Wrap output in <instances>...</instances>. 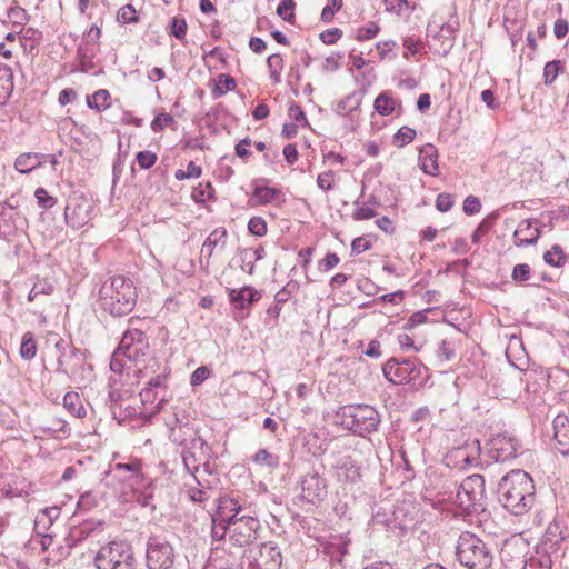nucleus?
Segmentation results:
<instances>
[{
	"label": "nucleus",
	"mask_w": 569,
	"mask_h": 569,
	"mask_svg": "<svg viewBox=\"0 0 569 569\" xmlns=\"http://www.w3.org/2000/svg\"><path fill=\"white\" fill-rule=\"evenodd\" d=\"M498 501L515 516L528 513L536 502V486L531 476L522 469L507 472L499 481Z\"/></svg>",
	"instance_id": "f257e3e1"
},
{
	"label": "nucleus",
	"mask_w": 569,
	"mask_h": 569,
	"mask_svg": "<svg viewBox=\"0 0 569 569\" xmlns=\"http://www.w3.org/2000/svg\"><path fill=\"white\" fill-rule=\"evenodd\" d=\"M137 302L133 282L122 276L111 277L99 290V303L102 310L113 317L130 313Z\"/></svg>",
	"instance_id": "f03ea898"
},
{
	"label": "nucleus",
	"mask_w": 569,
	"mask_h": 569,
	"mask_svg": "<svg viewBox=\"0 0 569 569\" xmlns=\"http://www.w3.org/2000/svg\"><path fill=\"white\" fill-rule=\"evenodd\" d=\"M455 559L466 569H490L493 552L482 538L471 531H462L455 543Z\"/></svg>",
	"instance_id": "7ed1b4c3"
},
{
	"label": "nucleus",
	"mask_w": 569,
	"mask_h": 569,
	"mask_svg": "<svg viewBox=\"0 0 569 569\" xmlns=\"http://www.w3.org/2000/svg\"><path fill=\"white\" fill-rule=\"evenodd\" d=\"M97 569H137L134 549L127 540L114 539L100 547L93 558Z\"/></svg>",
	"instance_id": "20e7f679"
},
{
	"label": "nucleus",
	"mask_w": 569,
	"mask_h": 569,
	"mask_svg": "<svg viewBox=\"0 0 569 569\" xmlns=\"http://www.w3.org/2000/svg\"><path fill=\"white\" fill-rule=\"evenodd\" d=\"M342 418L347 429L365 437L378 430L380 425L379 412L369 405H348L337 412Z\"/></svg>",
	"instance_id": "39448f33"
},
{
	"label": "nucleus",
	"mask_w": 569,
	"mask_h": 569,
	"mask_svg": "<svg viewBox=\"0 0 569 569\" xmlns=\"http://www.w3.org/2000/svg\"><path fill=\"white\" fill-rule=\"evenodd\" d=\"M457 503L460 509L471 513L483 510L485 478L482 475H471L460 483L457 495Z\"/></svg>",
	"instance_id": "423d86ee"
},
{
	"label": "nucleus",
	"mask_w": 569,
	"mask_h": 569,
	"mask_svg": "<svg viewBox=\"0 0 569 569\" xmlns=\"http://www.w3.org/2000/svg\"><path fill=\"white\" fill-rule=\"evenodd\" d=\"M144 562L147 569H171L174 563V549L162 536H150L146 543Z\"/></svg>",
	"instance_id": "0eeeda50"
},
{
	"label": "nucleus",
	"mask_w": 569,
	"mask_h": 569,
	"mask_svg": "<svg viewBox=\"0 0 569 569\" xmlns=\"http://www.w3.org/2000/svg\"><path fill=\"white\" fill-rule=\"evenodd\" d=\"M13 198L0 201V238L7 241L22 236L27 222L18 211V202L12 201Z\"/></svg>",
	"instance_id": "6e6552de"
},
{
	"label": "nucleus",
	"mask_w": 569,
	"mask_h": 569,
	"mask_svg": "<svg viewBox=\"0 0 569 569\" xmlns=\"http://www.w3.org/2000/svg\"><path fill=\"white\" fill-rule=\"evenodd\" d=\"M92 200L84 194L71 196L64 208V221L70 228L78 230L89 223L92 217Z\"/></svg>",
	"instance_id": "1a4fd4ad"
},
{
	"label": "nucleus",
	"mask_w": 569,
	"mask_h": 569,
	"mask_svg": "<svg viewBox=\"0 0 569 569\" xmlns=\"http://www.w3.org/2000/svg\"><path fill=\"white\" fill-rule=\"evenodd\" d=\"M54 348L57 351L56 371L67 376L76 373L83 362L81 351L63 339H59Z\"/></svg>",
	"instance_id": "9d476101"
},
{
	"label": "nucleus",
	"mask_w": 569,
	"mask_h": 569,
	"mask_svg": "<svg viewBox=\"0 0 569 569\" xmlns=\"http://www.w3.org/2000/svg\"><path fill=\"white\" fill-rule=\"evenodd\" d=\"M259 527L260 522L257 517L250 513L242 515L230 522L229 540L234 546L242 547L248 545L256 539V533Z\"/></svg>",
	"instance_id": "9b49d317"
},
{
	"label": "nucleus",
	"mask_w": 569,
	"mask_h": 569,
	"mask_svg": "<svg viewBox=\"0 0 569 569\" xmlns=\"http://www.w3.org/2000/svg\"><path fill=\"white\" fill-rule=\"evenodd\" d=\"M123 356L130 360L138 362L147 356L149 351V342L146 333L139 329L127 330L119 343Z\"/></svg>",
	"instance_id": "f8f14e48"
},
{
	"label": "nucleus",
	"mask_w": 569,
	"mask_h": 569,
	"mask_svg": "<svg viewBox=\"0 0 569 569\" xmlns=\"http://www.w3.org/2000/svg\"><path fill=\"white\" fill-rule=\"evenodd\" d=\"M480 456V442L473 439L462 446L452 448L446 456L447 466L458 469H467L477 463Z\"/></svg>",
	"instance_id": "ddd939ff"
},
{
	"label": "nucleus",
	"mask_w": 569,
	"mask_h": 569,
	"mask_svg": "<svg viewBox=\"0 0 569 569\" xmlns=\"http://www.w3.org/2000/svg\"><path fill=\"white\" fill-rule=\"evenodd\" d=\"M488 453L497 462H505L516 458L521 450L517 439L507 435H497L489 440Z\"/></svg>",
	"instance_id": "4468645a"
},
{
	"label": "nucleus",
	"mask_w": 569,
	"mask_h": 569,
	"mask_svg": "<svg viewBox=\"0 0 569 569\" xmlns=\"http://www.w3.org/2000/svg\"><path fill=\"white\" fill-rule=\"evenodd\" d=\"M103 529L104 522L102 520L87 519L80 525L70 528L64 538L66 545L69 549H72L86 539L101 535Z\"/></svg>",
	"instance_id": "2eb2a0df"
},
{
	"label": "nucleus",
	"mask_w": 569,
	"mask_h": 569,
	"mask_svg": "<svg viewBox=\"0 0 569 569\" xmlns=\"http://www.w3.org/2000/svg\"><path fill=\"white\" fill-rule=\"evenodd\" d=\"M173 442H177L182 446L181 457L186 469L194 476V473L199 469V465L197 463L198 458L196 456L194 450H200L202 453L208 456L204 451L209 450V446L204 439L199 436L193 437L190 441L179 440L178 438H173Z\"/></svg>",
	"instance_id": "dca6fc26"
},
{
	"label": "nucleus",
	"mask_w": 569,
	"mask_h": 569,
	"mask_svg": "<svg viewBox=\"0 0 569 569\" xmlns=\"http://www.w3.org/2000/svg\"><path fill=\"white\" fill-rule=\"evenodd\" d=\"M301 498L312 505L323 500L327 495L325 480L316 472H309L301 478Z\"/></svg>",
	"instance_id": "f3484780"
},
{
	"label": "nucleus",
	"mask_w": 569,
	"mask_h": 569,
	"mask_svg": "<svg viewBox=\"0 0 569 569\" xmlns=\"http://www.w3.org/2000/svg\"><path fill=\"white\" fill-rule=\"evenodd\" d=\"M410 365L411 358H405L402 360L390 358L382 367L383 376L393 385L410 382Z\"/></svg>",
	"instance_id": "a211bd4d"
},
{
	"label": "nucleus",
	"mask_w": 569,
	"mask_h": 569,
	"mask_svg": "<svg viewBox=\"0 0 569 569\" xmlns=\"http://www.w3.org/2000/svg\"><path fill=\"white\" fill-rule=\"evenodd\" d=\"M457 29L450 23H443L432 36L429 48L440 57H446L455 44Z\"/></svg>",
	"instance_id": "6ab92c4d"
},
{
	"label": "nucleus",
	"mask_w": 569,
	"mask_h": 569,
	"mask_svg": "<svg viewBox=\"0 0 569 569\" xmlns=\"http://www.w3.org/2000/svg\"><path fill=\"white\" fill-rule=\"evenodd\" d=\"M257 569H280L282 556L274 543H262L259 555L254 558Z\"/></svg>",
	"instance_id": "aec40b11"
},
{
	"label": "nucleus",
	"mask_w": 569,
	"mask_h": 569,
	"mask_svg": "<svg viewBox=\"0 0 569 569\" xmlns=\"http://www.w3.org/2000/svg\"><path fill=\"white\" fill-rule=\"evenodd\" d=\"M243 511L242 505L233 497L222 496L218 499L217 511L212 517L218 521L230 523L233 519L239 518V513Z\"/></svg>",
	"instance_id": "412c9836"
},
{
	"label": "nucleus",
	"mask_w": 569,
	"mask_h": 569,
	"mask_svg": "<svg viewBox=\"0 0 569 569\" xmlns=\"http://www.w3.org/2000/svg\"><path fill=\"white\" fill-rule=\"evenodd\" d=\"M532 219L522 220L513 232V243L516 247H527L536 244L541 236L539 228L532 229Z\"/></svg>",
	"instance_id": "4be33fe9"
},
{
	"label": "nucleus",
	"mask_w": 569,
	"mask_h": 569,
	"mask_svg": "<svg viewBox=\"0 0 569 569\" xmlns=\"http://www.w3.org/2000/svg\"><path fill=\"white\" fill-rule=\"evenodd\" d=\"M229 298L236 309H248L261 298V295L253 287L244 286L239 290L230 289Z\"/></svg>",
	"instance_id": "5701e85b"
},
{
	"label": "nucleus",
	"mask_w": 569,
	"mask_h": 569,
	"mask_svg": "<svg viewBox=\"0 0 569 569\" xmlns=\"http://www.w3.org/2000/svg\"><path fill=\"white\" fill-rule=\"evenodd\" d=\"M553 439L556 449L561 455L569 453V420L566 416L558 415L553 419Z\"/></svg>",
	"instance_id": "b1692460"
},
{
	"label": "nucleus",
	"mask_w": 569,
	"mask_h": 569,
	"mask_svg": "<svg viewBox=\"0 0 569 569\" xmlns=\"http://www.w3.org/2000/svg\"><path fill=\"white\" fill-rule=\"evenodd\" d=\"M419 166L426 174L438 176V150L433 144L427 143L421 147L419 151Z\"/></svg>",
	"instance_id": "393cba45"
},
{
	"label": "nucleus",
	"mask_w": 569,
	"mask_h": 569,
	"mask_svg": "<svg viewBox=\"0 0 569 569\" xmlns=\"http://www.w3.org/2000/svg\"><path fill=\"white\" fill-rule=\"evenodd\" d=\"M400 512L401 510H397L391 513L378 511L372 516V521L375 525H380L389 531L395 532L398 530L400 533H405L408 530V525L405 521L399 520Z\"/></svg>",
	"instance_id": "a878e982"
},
{
	"label": "nucleus",
	"mask_w": 569,
	"mask_h": 569,
	"mask_svg": "<svg viewBox=\"0 0 569 569\" xmlns=\"http://www.w3.org/2000/svg\"><path fill=\"white\" fill-rule=\"evenodd\" d=\"M227 243V230L223 227L216 228L204 240L201 254L207 257V262L217 247L224 248Z\"/></svg>",
	"instance_id": "bb28decb"
},
{
	"label": "nucleus",
	"mask_w": 569,
	"mask_h": 569,
	"mask_svg": "<svg viewBox=\"0 0 569 569\" xmlns=\"http://www.w3.org/2000/svg\"><path fill=\"white\" fill-rule=\"evenodd\" d=\"M43 157L44 154L36 152L22 153L17 157L14 161V168L20 173H29L42 164Z\"/></svg>",
	"instance_id": "cd10ccee"
},
{
	"label": "nucleus",
	"mask_w": 569,
	"mask_h": 569,
	"mask_svg": "<svg viewBox=\"0 0 569 569\" xmlns=\"http://www.w3.org/2000/svg\"><path fill=\"white\" fill-rule=\"evenodd\" d=\"M13 91V72L0 63V106L4 104Z\"/></svg>",
	"instance_id": "c85d7f7f"
},
{
	"label": "nucleus",
	"mask_w": 569,
	"mask_h": 569,
	"mask_svg": "<svg viewBox=\"0 0 569 569\" xmlns=\"http://www.w3.org/2000/svg\"><path fill=\"white\" fill-rule=\"evenodd\" d=\"M63 407L76 418H84L87 410L82 403L80 396L74 391H69L63 397Z\"/></svg>",
	"instance_id": "c756f323"
},
{
	"label": "nucleus",
	"mask_w": 569,
	"mask_h": 569,
	"mask_svg": "<svg viewBox=\"0 0 569 569\" xmlns=\"http://www.w3.org/2000/svg\"><path fill=\"white\" fill-rule=\"evenodd\" d=\"M338 476L348 482H356L360 478V468L350 457H345L339 461Z\"/></svg>",
	"instance_id": "7c9ffc66"
},
{
	"label": "nucleus",
	"mask_w": 569,
	"mask_h": 569,
	"mask_svg": "<svg viewBox=\"0 0 569 569\" xmlns=\"http://www.w3.org/2000/svg\"><path fill=\"white\" fill-rule=\"evenodd\" d=\"M42 430L52 438H68L71 433L69 423L62 418H53L50 425L43 427Z\"/></svg>",
	"instance_id": "2f4dec72"
},
{
	"label": "nucleus",
	"mask_w": 569,
	"mask_h": 569,
	"mask_svg": "<svg viewBox=\"0 0 569 569\" xmlns=\"http://www.w3.org/2000/svg\"><path fill=\"white\" fill-rule=\"evenodd\" d=\"M111 94L106 89L97 90L92 96L87 97V106L98 112L107 110L110 107Z\"/></svg>",
	"instance_id": "473e14b6"
},
{
	"label": "nucleus",
	"mask_w": 569,
	"mask_h": 569,
	"mask_svg": "<svg viewBox=\"0 0 569 569\" xmlns=\"http://www.w3.org/2000/svg\"><path fill=\"white\" fill-rule=\"evenodd\" d=\"M552 560L547 551L537 550L526 561L522 569H551Z\"/></svg>",
	"instance_id": "72a5a7b5"
},
{
	"label": "nucleus",
	"mask_w": 569,
	"mask_h": 569,
	"mask_svg": "<svg viewBox=\"0 0 569 569\" xmlns=\"http://www.w3.org/2000/svg\"><path fill=\"white\" fill-rule=\"evenodd\" d=\"M100 37H101L100 28L97 24H92L91 28L86 33V39H87L86 47H83L81 44L78 47L77 54H78L79 59L81 60V62H83L84 60L91 59L92 54L89 53L88 47L90 43H98Z\"/></svg>",
	"instance_id": "f704fd0d"
},
{
	"label": "nucleus",
	"mask_w": 569,
	"mask_h": 569,
	"mask_svg": "<svg viewBox=\"0 0 569 569\" xmlns=\"http://www.w3.org/2000/svg\"><path fill=\"white\" fill-rule=\"evenodd\" d=\"M113 471L114 472H122V471L128 472V476H124L122 478L123 480H133V481L138 482L139 479L142 477L141 462L139 460H134V461H131L128 463H122V462L116 463L113 466Z\"/></svg>",
	"instance_id": "c9c22d12"
},
{
	"label": "nucleus",
	"mask_w": 569,
	"mask_h": 569,
	"mask_svg": "<svg viewBox=\"0 0 569 569\" xmlns=\"http://www.w3.org/2000/svg\"><path fill=\"white\" fill-rule=\"evenodd\" d=\"M361 103L360 98L356 93H350L342 100L338 101L335 107V112L339 116H347L357 110Z\"/></svg>",
	"instance_id": "e433bc0d"
},
{
	"label": "nucleus",
	"mask_w": 569,
	"mask_h": 569,
	"mask_svg": "<svg viewBox=\"0 0 569 569\" xmlns=\"http://www.w3.org/2000/svg\"><path fill=\"white\" fill-rule=\"evenodd\" d=\"M395 100L388 92H381L375 99L373 108L380 116H389L395 111Z\"/></svg>",
	"instance_id": "4c0bfd02"
},
{
	"label": "nucleus",
	"mask_w": 569,
	"mask_h": 569,
	"mask_svg": "<svg viewBox=\"0 0 569 569\" xmlns=\"http://www.w3.org/2000/svg\"><path fill=\"white\" fill-rule=\"evenodd\" d=\"M37 342L34 340L33 333L28 331L23 333L21 346H20V356L24 360H31L37 355Z\"/></svg>",
	"instance_id": "58836bf2"
},
{
	"label": "nucleus",
	"mask_w": 569,
	"mask_h": 569,
	"mask_svg": "<svg viewBox=\"0 0 569 569\" xmlns=\"http://www.w3.org/2000/svg\"><path fill=\"white\" fill-rule=\"evenodd\" d=\"M567 254L559 244H553L549 251L543 254V261L552 267H562L567 262Z\"/></svg>",
	"instance_id": "ea45409f"
},
{
	"label": "nucleus",
	"mask_w": 569,
	"mask_h": 569,
	"mask_svg": "<svg viewBox=\"0 0 569 569\" xmlns=\"http://www.w3.org/2000/svg\"><path fill=\"white\" fill-rule=\"evenodd\" d=\"M236 88V80L232 76L222 73L218 78V82L212 90L214 99L224 96L228 91H232Z\"/></svg>",
	"instance_id": "a19ab883"
},
{
	"label": "nucleus",
	"mask_w": 569,
	"mask_h": 569,
	"mask_svg": "<svg viewBox=\"0 0 569 569\" xmlns=\"http://www.w3.org/2000/svg\"><path fill=\"white\" fill-rule=\"evenodd\" d=\"M410 371V382L413 383H423L429 377L428 368L417 357H411Z\"/></svg>",
	"instance_id": "79ce46f5"
},
{
	"label": "nucleus",
	"mask_w": 569,
	"mask_h": 569,
	"mask_svg": "<svg viewBox=\"0 0 569 569\" xmlns=\"http://www.w3.org/2000/svg\"><path fill=\"white\" fill-rule=\"evenodd\" d=\"M288 287L289 286L287 284L274 295V305L268 308V316L273 317L276 319L279 317L281 312V306L286 303L291 296V291L289 290Z\"/></svg>",
	"instance_id": "37998d69"
},
{
	"label": "nucleus",
	"mask_w": 569,
	"mask_h": 569,
	"mask_svg": "<svg viewBox=\"0 0 569 569\" xmlns=\"http://www.w3.org/2000/svg\"><path fill=\"white\" fill-rule=\"evenodd\" d=\"M252 461L268 468H277L280 463L279 457L269 452L267 449L258 450L252 457Z\"/></svg>",
	"instance_id": "c03bdc74"
},
{
	"label": "nucleus",
	"mask_w": 569,
	"mask_h": 569,
	"mask_svg": "<svg viewBox=\"0 0 569 569\" xmlns=\"http://www.w3.org/2000/svg\"><path fill=\"white\" fill-rule=\"evenodd\" d=\"M191 197L197 203H204L207 200L214 198V188L209 181L204 184L199 183L198 187L193 188Z\"/></svg>",
	"instance_id": "a18cd8bd"
},
{
	"label": "nucleus",
	"mask_w": 569,
	"mask_h": 569,
	"mask_svg": "<svg viewBox=\"0 0 569 569\" xmlns=\"http://www.w3.org/2000/svg\"><path fill=\"white\" fill-rule=\"evenodd\" d=\"M280 193V190L271 187H256L253 189V197L257 199L259 204H268L274 200Z\"/></svg>",
	"instance_id": "49530a36"
},
{
	"label": "nucleus",
	"mask_w": 569,
	"mask_h": 569,
	"mask_svg": "<svg viewBox=\"0 0 569 569\" xmlns=\"http://www.w3.org/2000/svg\"><path fill=\"white\" fill-rule=\"evenodd\" d=\"M562 70L563 68L560 60L547 62L543 68V83L551 86Z\"/></svg>",
	"instance_id": "de8ad7c7"
},
{
	"label": "nucleus",
	"mask_w": 569,
	"mask_h": 569,
	"mask_svg": "<svg viewBox=\"0 0 569 569\" xmlns=\"http://www.w3.org/2000/svg\"><path fill=\"white\" fill-rule=\"evenodd\" d=\"M416 137V130L403 126L393 136V144L402 148L410 143Z\"/></svg>",
	"instance_id": "09e8293b"
},
{
	"label": "nucleus",
	"mask_w": 569,
	"mask_h": 569,
	"mask_svg": "<svg viewBox=\"0 0 569 569\" xmlns=\"http://www.w3.org/2000/svg\"><path fill=\"white\" fill-rule=\"evenodd\" d=\"M296 2L293 0H281L277 8V14L289 23L295 21Z\"/></svg>",
	"instance_id": "8fccbe9b"
},
{
	"label": "nucleus",
	"mask_w": 569,
	"mask_h": 569,
	"mask_svg": "<svg viewBox=\"0 0 569 569\" xmlns=\"http://www.w3.org/2000/svg\"><path fill=\"white\" fill-rule=\"evenodd\" d=\"M117 20L120 23L128 24L137 23L139 19L134 7L131 4H126L118 10Z\"/></svg>",
	"instance_id": "3c124183"
},
{
	"label": "nucleus",
	"mask_w": 569,
	"mask_h": 569,
	"mask_svg": "<svg viewBox=\"0 0 569 569\" xmlns=\"http://www.w3.org/2000/svg\"><path fill=\"white\" fill-rule=\"evenodd\" d=\"M496 219V216L491 214L487 218H485L476 228V230L473 231L472 236H471V240L473 243H479L482 236H485L486 233L489 232V230L492 228L493 226V221Z\"/></svg>",
	"instance_id": "603ef678"
},
{
	"label": "nucleus",
	"mask_w": 569,
	"mask_h": 569,
	"mask_svg": "<svg viewBox=\"0 0 569 569\" xmlns=\"http://www.w3.org/2000/svg\"><path fill=\"white\" fill-rule=\"evenodd\" d=\"M565 538L566 536L563 535L559 522L555 521L548 526L545 535L546 542L549 541L551 545L556 546Z\"/></svg>",
	"instance_id": "864d4df0"
},
{
	"label": "nucleus",
	"mask_w": 569,
	"mask_h": 569,
	"mask_svg": "<svg viewBox=\"0 0 569 569\" xmlns=\"http://www.w3.org/2000/svg\"><path fill=\"white\" fill-rule=\"evenodd\" d=\"M140 398L143 403H153L158 400L157 411H160L163 407V396L160 397L159 391L152 390L149 387H146L140 391Z\"/></svg>",
	"instance_id": "5fc2aeb1"
},
{
	"label": "nucleus",
	"mask_w": 569,
	"mask_h": 569,
	"mask_svg": "<svg viewBox=\"0 0 569 569\" xmlns=\"http://www.w3.org/2000/svg\"><path fill=\"white\" fill-rule=\"evenodd\" d=\"M34 198L37 199V203L42 209H50L56 206L57 199L48 193V191L39 187L34 191Z\"/></svg>",
	"instance_id": "6e6d98bb"
},
{
	"label": "nucleus",
	"mask_w": 569,
	"mask_h": 569,
	"mask_svg": "<svg viewBox=\"0 0 569 569\" xmlns=\"http://www.w3.org/2000/svg\"><path fill=\"white\" fill-rule=\"evenodd\" d=\"M7 14L10 21L16 26H23L30 18L27 11L19 6L10 7Z\"/></svg>",
	"instance_id": "4d7b16f0"
},
{
	"label": "nucleus",
	"mask_w": 569,
	"mask_h": 569,
	"mask_svg": "<svg viewBox=\"0 0 569 569\" xmlns=\"http://www.w3.org/2000/svg\"><path fill=\"white\" fill-rule=\"evenodd\" d=\"M343 0H329L321 12L323 22H331L335 13L341 9Z\"/></svg>",
	"instance_id": "13d9d810"
},
{
	"label": "nucleus",
	"mask_w": 569,
	"mask_h": 569,
	"mask_svg": "<svg viewBox=\"0 0 569 569\" xmlns=\"http://www.w3.org/2000/svg\"><path fill=\"white\" fill-rule=\"evenodd\" d=\"M212 520V539L216 541L223 540L227 532L230 533V523H224L223 521H218L217 518L211 516Z\"/></svg>",
	"instance_id": "bf43d9fd"
},
{
	"label": "nucleus",
	"mask_w": 569,
	"mask_h": 569,
	"mask_svg": "<svg viewBox=\"0 0 569 569\" xmlns=\"http://www.w3.org/2000/svg\"><path fill=\"white\" fill-rule=\"evenodd\" d=\"M248 230L253 236L263 237L267 233V222L261 217H252L248 222Z\"/></svg>",
	"instance_id": "052dcab7"
},
{
	"label": "nucleus",
	"mask_w": 569,
	"mask_h": 569,
	"mask_svg": "<svg viewBox=\"0 0 569 569\" xmlns=\"http://www.w3.org/2000/svg\"><path fill=\"white\" fill-rule=\"evenodd\" d=\"M380 31V27L377 22L370 21L366 27L358 30L357 40L366 41L375 38Z\"/></svg>",
	"instance_id": "680f3d73"
},
{
	"label": "nucleus",
	"mask_w": 569,
	"mask_h": 569,
	"mask_svg": "<svg viewBox=\"0 0 569 569\" xmlns=\"http://www.w3.org/2000/svg\"><path fill=\"white\" fill-rule=\"evenodd\" d=\"M356 208L352 213V218L357 221L360 220H368L373 217H376L377 212L372 207H369L367 204L360 206L359 201L355 202Z\"/></svg>",
	"instance_id": "e2e57ef3"
},
{
	"label": "nucleus",
	"mask_w": 569,
	"mask_h": 569,
	"mask_svg": "<svg viewBox=\"0 0 569 569\" xmlns=\"http://www.w3.org/2000/svg\"><path fill=\"white\" fill-rule=\"evenodd\" d=\"M431 309L427 308L421 311L413 312L407 322L403 325L405 330H412L418 325L425 323L427 321V312H429Z\"/></svg>",
	"instance_id": "0e129e2a"
},
{
	"label": "nucleus",
	"mask_w": 569,
	"mask_h": 569,
	"mask_svg": "<svg viewBox=\"0 0 569 569\" xmlns=\"http://www.w3.org/2000/svg\"><path fill=\"white\" fill-rule=\"evenodd\" d=\"M157 154L151 151H140L136 154V160L141 169H150L157 161Z\"/></svg>",
	"instance_id": "69168bd1"
},
{
	"label": "nucleus",
	"mask_w": 569,
	"mask_h": 569,
	"mask_svg": "<svg viewBox=\"0 0 569 569\" xmlns=\"http://www.w3.org/2000/svg\"><path fill=\"white\" fill-rule=\"evenodd\" d=\"M173 37L182 40L187 33V22L183 18L173 17L171 20V32Z\"/></svg>",
	"instance_id": "338daca9"
},
{
	"label": "nucleus",
	"mask_w": 569,
	"mask_h": 569,
	"mask_svg": "<svg viewBox=\"0 0 569 569\" xmlns=\"http://www.w3.org/2000/svg\"><path fill=\"white\" fill-rule=\"evenodd\" d=\"M531 268L527 263H519L513 267L512 280L516 282H525L530 278Z\"/></svg>",
	"instance_id": "774afa93"
}]
</instances>
